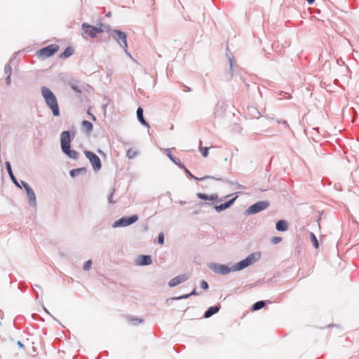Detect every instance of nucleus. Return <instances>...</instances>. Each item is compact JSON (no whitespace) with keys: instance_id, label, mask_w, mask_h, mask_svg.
Returning <instances> with one entry per match:
<instances>
[{"instance_id":"nucleus-38","label":"nucleus","mask_w":359,"mask_h":359,"mask_svg":"<svg viewBox=\"0 0 359 359\" xmlns=\"http://www.w3.org/2000/svg\"><path fill=\"white\" fill-rule=\"evenodd\" d=\"M5 165H6V170H7V172H8V170H12L10 162L6 161V162L5 163Z\"/></svg>"},{"instance_id":"nucleus-15","label":"nucleus","mask_w":359,"mask_h":359,"mask_svg":"<svg viewBox=\"0 0 359 359\" xmlns=\"http://www.w3.org/2000/svg\"><path fill=\"white\" fill-rule=\"evenodd\" d=\"M197 197L204 201H217L218 200V195L217 194H212L211 195H207L203 193H198Z\"/></svg>"},{"instance_id":"nucleus-22","label":"nucleus","mask_w":359,"mask_h":359,"mask_svg":"<svg viewBox=\"0 0 359 359\" xmlns=\"http://www.w3.org/2000/svg\"><path fill=\"white\" fill-rule=\"evenodd\" d=\"M265 306L264 301H258L252 305V310L257 311L262 309Z\"/></svg>"},{"instance_id":"nucleus-35","label":"nucleus","mask_w":359,"mask_h":359,"mask_svg":"<svg viewBox=\"0 0 359 359\" xmlns=\"http://www.w3.org/2000/svg\"><path fill=\"white\" fill-rule=\"evenodd\" d=\"M208 284L205 280H202L201 282V287L203 290H207L208 288Z\"/></svg>"},{"instance_id":"nucleus-11","label":"nucleus","mask_w":359,"mask_h":359,"mask_svg":"<svg viewBox=\"0 0 359 359\" xmlns=\"http://www.w3.org/2000/svg\"><path fill=\"white\" fill-rule=\"evenodd\" d=\"M189 278V275L188 273L181 274V275H179V276L172 278L169 281L168 285L170 287H173L182 283L185 282Z\"/></svg>"},{"instance_id":"nucleus-9","label":"nucleus","mask_w":359,"mask_h":359,"mask_svg":"<svg viewBox=\"0 0 359 359\" xmlns=\"http://www.w3.org/2000/svg\"><path fill=\"white\" fill-rule=\"evenodd\" d=\"M21 184H22V185L23 186L24 189L26 191L27 196V198H28V203L31 206H33V207L36 206V195H35V193H34V190L25 181H21Z\"/></svg>"},{"instance_id":"nucleus-46","label":"nucleus","mask_w":359,"mask_h":359,"mask_svg":"<svg viewBox=\"0 0 359 359\" xmlns=\"http://www.w3.org/2000/svg\"><path fill=\"white\" fill-rule=\"evenodd\" d=\"M35 294H36V298H38L39 297V293L37 292H35Z\"/></svg>"},{"instance_id":"nucleus-18","label":"nucleus","mask_w":359,"mask_h":359,"mask_svg":"<svg viewBox=\"0 0 359 359\" xmlns=\"http://www.w3.org/2000/svg\"><path fill=\"white\" fill-rule=\"evenodd\" d=\"M166 154H167V156L175 164L177 165V166H179L180 168H184V164H182L180 161V160L175 156H173L170 150L169 149H165V150Z\"/></svg>"},{"instance_id":"nucleus-48","label":"nucleus","mask_w":359,"mask_h":359,"mask_svg":"<svg viewBox=\"0 0 359 359\" xmlns=\"http://www.w3.org/2000/svg\"><path fill=\"white\" fill-rule=\"evenodd\" d=\"M35 287H39V288L40 287H39V285H35Z\"/></svg>"},{"instance_id":"nucleus-27","label":"nucleus","mask_w":359,"mask_h":359,"mask_svg":"<svg viewBox=\"0 0 359 359\" xmlns=\"http://www.w3.org/2000/svg\"><path fill=\"white\" fill-rule=\"evenodd\" d=\"M311 240L313 243V245L315 246L316 248H318V241L317 240V238L316 237L315 234L312 232L310 233Z\"/></svg>"},{"instance_id":"nucleus-6","label":"nucleus","mask_w":359,"mask_h":359,"mask_svg":"<svg viewBox=\"0 0 359 359\" xmlns=\"http://www.w3.org/2000/svg\"><path fill=\"white\" fill-rule=\"evenodd\" d=\"M59 49V46L57 44H51L36 52V55L41 59H46L53 55Z\"/></svg>"},{"instance_id":"nucleus-8","label":"nucleus","mask_w":359,"mask_h":359,"mask_svg":"<svg viewBox=\"0 0 359 359\" xmlns=\"http://www.w3.org/2000/svg\"><path fill=\"white\" fill-rule=\"evenodd\" d=\"M86 157L90 162L93 169L95 171H98L101 169L102 164L100 158L93 151H84Z\"/></svg>"},{"instance_id":"nucleus-37","label":"nucleus","mask_w":359,"mask_h":359,"mask_svg":"<svg viewBox=\"0 0 359 359\" xmlns=\"http://www.w3.org/2000/svg\"><path fill=\"white\" fill-rule=\"evenodd\" d=\"M6 83L7 86H10L11 84V76L7 75L6 78Z\"/></svg>"},{"instance_id":"nucleus-31","label":"nucleus","mask_w":359,"mask_h":359,"mask_svg":"<svg viewBox=\"0 0 359 359\" xmlns=\"http://www.w3.org/2000/svg\"><path fill=\"white\" fill-rule=\"evenodd\" d=\"M282 241V238L279 236H274L271 238V242L273 244H278Z\"/></svg>"},{"instance_id":"nucleus-23","label":"nucleus","mask_w":359,"mask_h":359,"mask_svg":"<svg viewBox=\"0 0 359 359\" xmlns=\"http://www.w3.org/2000/svg\"><path fill=\"white\" fill-rule=\"evenodd\" d=\"M74 53V49L72 47H67L64 50L63 53L62 54V57L64 58H67Z\"/></svg>"},{"instance_id":"nucleus-10","label":"nucleus","mask_w":359,"mask_h":359,"mask_svg":"<svg viewBox=\"0 0 359 359\" xmlns=\"http://www.w3.org/2000/svg\"><path fill=\"white\" fill-rule=\"evenodd\" d=\"M82 28L83 29L84 34L88 35L91 38L95 37L97 34L102 32L101 28L89 25L87 23H83L82 25Z\"/></svg>"},{"instance_id":"nucleus-4","label":"nucleus","mask_w":359,"mask_h":359,"mask_svg":"<svg viewBox=\"0 0 359 359\" xmlns=\"http://www.w3.org/2000/svg\"><path fill=\"white\" fill-rule=\"evenodd\" d=\"M110 36L122 47L127 55L132 57L128 50L127 36L124 32L118 29H112L110 32Z\"/></svg>"},{"instance_id":"nucleus-17","label":"nucleus","mask_w":359,"mask_h":359,"mask_svg":"<svg viewBox=\"0 0 359 359\" xmlns=\"http://www.w3.org/2000/svg\"><path fill=\"white\" fill-rule=\"evenodd\" d=\"M276 229L279 231H285L288 229V224L284 219L278 220L276 224Z\"/></svg>"},{"instance_id":"nucleus-36","label":"nucleus","mask_w":359,"mask_h":359,"mask_svg":"<svg viewBox=\"0 0 359 359\" xmlns=\"http://www.w3.org/2000/svg\"><path fill=\"white\" fill-rule=\"evenodd\" d=\"M279 95H284V98L285 99H290V98H292V95L290 93H285V92H283V91H281Z\"/></svg>"},{"instance_id":"nucleus-21","label":"nucleus","mask_w":359,"mask_h":359,"mask_svg":"<svg viewBox=\"0 0 359 359\" xmlns=\"http://www.w3.org/2000/svg\"><path fill=\"white\" fill-rule=\"evenodd\" d=\"M86 172V170L84 168H76V169H73L70 171V175L72 177H74L79 175L80 173Z\"/></svg>"},{"instance_id":"nucleus-41","label":"nucleus","mask_w":359,"mask_h":359,"mask_svg":"<svg viewBox=\"0 0 359 359\" xmlns=\"http://www.w3.org/2000/svg\"><path fill=\"white\" fill-rule=\"evenodd\" d=\"M278 123H281L285 125L286 126H288L287 122L286 121H278Z\"/></svg>"},{"instance_id":"nucleus-2","label":"nucleus","mask_w":359,"mask_h":359,"mask_svg":"<svg viewBox=\"0 0 359 359\" xmlns=\"http://www.w3.org/2000/svg\"><path fill=\"white\" fill-rule=\"evenodd\" d=\"M41 95L49 109H51L54 116L60 114L57 100L54 93L46 86L41 88Z\"/></svg>"},{"instance_id":"nucleus-43","label":"nucleus","mask_w":359,"mask_h":359,"mask_svg":"<svg viewBox=\"0 0 359 359\" xmlns=\"http://www.w3.org/2000/svg\"><path fill=\"white\" fill-rule=\"evenodd\" d=\"M184 90L186 91V92H190L191 91V88L189 87L185 86V88H184Z\"/></svg>"},{"instance_id":"nucleus-45","label":"nucleus","mask_w":359,"mask_h":359,"mask_svg":"<svg viewBox=\"0 0 359 359\" xmlns=\"http://www.w3.org/2000/svg\"><path fill=\"white\" fill-rule=\"evenodd\" d=\"M18 345L20 346V347H22L23 344H22V342L20 341H18Z\"/></svg>"},{"instance_id":"nucleus-25","label":"nucleus","mask_w":359,"mask_h":359,"mask_svg":"<svg viewBox=\"0 0 359 359\" xmlns=\"http://www.w3.org/2000/svg\"><path fill=\"white\" fill-rule=\"evenodd\" d=\"M137 154H138V151H137L133 150L132 149H129L127 151L126 156L129 159H132V158H135V156H137Z\"/></svg>"},{"instance_id":"nucleus-13","label":"nucleus","mask_w":359,"mask_h":359,"mask_svg":"<svg viewBox=\"0 0 359 359\" xmlns=\"http://www.w3.org/2000/svg\"><path fill=\"white\" fill-rule=\"evenodd\" d=\"M152 263L150 255H140L136 260V264L140 266H147Z\"/></svg>"},{"instance_id":"nucleus-32","label":"nucleus","mask_w":359,"mask_h":359,"mask_svg":"<svg viewBox=\"0 0 359 359\" xmlns=\"http://www.w3.org/2000/svg\"><path fill=\"white\" fill-rule=\"evenodd\" d=\"M70 86H71V88L76 93H81V89L79 86L74 84V83H70Z\"/></svg>"},{"instance_id":"nucleus-44","label":"nucleus","mask_w":359,"mask_h":359,"mask_svg":"<svg viewBox=\"0 0 359 359\" xmlns=\"http://www.w3.org/2000/svg\"><path fill=\"white\" fill-rule=\"evenodd\" d=\"M210 203H203V202H200L199 203V205H210Z\"/></svg>"},{"instance_id":"nucleus-34","label":"nucleus","mask_w":359,"mask_h":359,"mask_svg":"<svg viewBox=\"0 0 359 359\" xmlns=\"http://www.w3.org/2000/svg\"><path fill=\"white\" fill-rule=\"evenodd\" d=\"M11 180H12V182H13V184L18 188H22V187L20 186V183L18 182V181L17 180V179L15 178V175L13 176H11Z\"/></svg>"},{"instance_id":"nucleus-3","label":"nucleus","mask_w":359,"mask_h":359,"mask_svg":"<svg viewBox=\"0 0 359 359\" xmlns=\"http://www.w3.org/2000/svg\"><path fill=\"white\" fill-rule=\"evenodd\" d=\"M74 136V133L71 137L70 131H63L60 135V143L62 151L70 158L77 159L79 153L74 150L71 149V140Z\"/></svg>"},{"instance_id":"nucleus-33","label":"nucleus","mask_w":359,"mask_h":359,"mask_svg":"<svg viewBox=\"0 0 359 359\" xmlns=\"http://www.w3.org/2000/svg\"><path fill=\"white\" fill-rule=\"evenodd\" d=\"M158 243L161 245L164 243V235L163 233H160L158 236Z\"/></svg>"},{"instance_id":"nucleus-24","label":"nucleus","mask_w":359,"mask_h":359,"mask_svg":"<svg viewBox=\"0 0 359 359\" xmlns=\"http://www.w3.org/2000/svg\"><path fill=\"white\" fill-rule=\"evenodd\" d=\"M82 126L83 128L88 133L93 130V124L88 121H83L82 122Z\"/></svg>"},{"instance_id":"nucleus-28","label":"nucleus","mask_w":359,"mask_h":359,"mask_svg":"<svg viewBox=\"0 0 359 359\" xmlns=\"http://www.w3.org/2000/svg\"><path fill=\"white\" fill-rule=\"evenodd\" d=\"M200 150L202 153V156L203 157H207L208 156V151H209V148L208 147H201L200 148Z\"/></svg>"},{"instance_id":"nucleus-14","label":"nucleus","mask_w":359,"mask_h":359,"mask_svg":"<svg viewBox=\"0 0 359 359\" xmlns=\"http://www.w3.org/2000/svg\"><path fill=\"white\" fill-rule=\"evenodd\" d=\"M221 308V306L219 304L210 306L208 309V310L204 313V318H209L214 314L219 312V309Z\"/></svg>"},{"instance_id":"nucleus-7","label":"nucleus","mask_w":359,"mask_h":359,"mask_svg":"<svg viewBox=\"0 0 359 359\" xmlns=\"http://www.w3.org/2000/svg\"><path fill=\"white\" fill-rule=\"evenodd\" d=\"M139 219L137 215H133L130 217H123L116 220L113 224V228L125 227L136 222Z\"/></svg>"},{"instance_id":"nucleus-20","label":"nucleus","mask_w":359,"mask_h":359,"mask_svg":"<svg viewBox=\"0 0 359 359\" xmlns=\"http://www.w3.org/2000/svg\"><path fill=\"white\" fill-rule=\"evenodd\" d=\"M197 294H198V292H196V288H194L191 293L187 294H183V295L176 297H173L172 299H174V300L185 299H188L191 295H197Z\"/></svg>"},{"instance_id":"nucleus-39","label":"nucleus","mask_w":359,"mask_h":359,"mask_svg":"<svg viewBox=\"0 0 359 359\" xmlns=\"http://www.w3.org/2000/svg\"><path fill=\"white\" fill-rule=\"evenodd\" d=\"M112 196H113V193H111V194H110L109 197V202L110 203H114V202L113 201V200H112Z\"/></svg>"},{"instance_id":"nucleus-40","label":"nucleus","mask_w":359,"mask_h":359,"mask_svg":"<svg viewBox=\"0 0 359 359\" xmlns=\"http://www.w3.org/2000/svg\"><path fill=\"white\" fill-rule=\"evenodd\" d=\"M231 69L233 68V60L229 57Z\"/></svg>"},{"instance_id":"nucleus-30","label":"nucleus","mask_w":359,"mask_h":359,"mask_svg":"<svg viewBox=\"0 0 359 359\" xmlns=\"http://www.w3.org/2000/svg\"><path fill=\"white\" fill-rule=\"evenodd\" d=\"M91 265H92V261L90 259L88 260L87 262H85V264L83 265V269L86 271L89 270L91 267Z\"/></svg>"},{"instance_id":"nucleus-16","label":"nucleus","mask_w":359,"mask_h":359,"mask_svg":"<svg viewBox=\"0 0 359 359\" xmlns=\"http://www.w3.org/2000/svg\"><path fill=\"white\" fill-rule=\"evenodd\" d=\"M137 117L138 121L142 126H144L147 128L149 127V123L145 121L143 116V109L141 107H139L137 109Z\"/></svg>"},{"instance_id":"nucleus-47","label":"nucleus","mask_w":359,"mask_h":359,"mask_svg":"<svg viewBox=\"0 0 359 359\" xmlns=\"http://www.w3.org/2000/svg\"><path fill=\"white\" fill-rule=\"evenodd\" d=\"M180 204H184V203H185V202H184V201H180Z\"/></svg>"},{"instance_id":"nucleus-42","label":"nucleus","mask_w":359,"mask_h":359,"mask_svg":"<svg viewBox=\"0 0 359 359\" xmlns=\"http://www.w3.org/2000/svg\"><path fill=\"white\" fill-rule=\"evenodd\" d=\"M8 175H9L10 178L11 177V176H13V175H13V171H12V170H8Z\"/></svg>"},{"instance_id":"nucleus-5","label":"nucleus","mask_w":359,"mask_h":359,"mask_svg":"<svg viewBox=\"0 0 359 359\" xmlns=\"http://www.w3.org/2000/svg\"><path fill=\"white\" fill-rule=\"evenodd\" d=\"M270 203L268 201H259L250 205L245 211V215H255L269 207Z\"/></svg>"},{"instance_id":"nucleus-29","label":"nucleus","mask_w":359,"mask_h":359,"mask_svg":"<svg viewBox=\"0 0 359 359\" xmlns=\"http://www.w3.org/2000/svg\"><path fill=\"white\" fill-rule=\"evenodd\" d=\"M130 322L132 325H137V323H142L143 322V320L142 319H139V318H131L130 320Z\"/></svg>"},{"instance_id":"nucleus-26","label":"nucleus","mask_w":359,"mask_h":359,"mask_svg":"<svg viewBox=\"0 0 359 359\" xmlns=\"http://www.w3.org/2000/svg\"><path fill=\"white\" fill-rule=\"evenodd\" d=\"M13 62V59H11L9 63L7 64L4 67V73L7 75H12V67L11 63Z\"/></svg>"},{"instance_id":"nucleus-1","label":"nucleus","mask_w":359,"mask_h":359,"mask_svg":"<svg viewBox=\"0 0 359 359\" xmlns=\"http://www.w3.org/2000/svg\"><path fill=\"white\" fill-rule=\"evenodd\" d=\"M260 257L261 253L259 252H256L249 255L245 259L233 264L231 267L227 265L218 263H211L208 266L210 269L215 273L226 275L231 271H238L247 268L248 266L257 262L260 259Z\"/></svg>"},{"instance_id":"nucleus-12","label":"nucleus","mask_w":359,"mask_h":359,"mask_svg":"<svg viewBox=\"0 0 359 359\" xmlns=\"http://www.w3.org/2000/svg\"><path fill=\"white\" fill-rule=\"evenodd\" d=\"M237 198V196H235L234 198L229 200L228 201H226L225 203H222L219 205H215L214 208H215V210L218 212H220L227 208H229V207H231L233 203L235 202L236 199Z\"/></svg>"},{"instance_id":"nucleus-19","label":"nucleus","mask_w":359,"mask_h":359,"mask_svg":"<svg viewBox=\"0 0 359 359\" xmlns=\"http://www.w3.org/2000/svg\"><path fill=\"white\" fill-rule=\"evenodd\" d=\"M182 169H183L185 172V173L191 178H194L196 180H198V181H202V180H205L206 179H210V178H212V179H214L213 177H210L209 175H206L203 177H201V178H198L197 177H195L194 175H193L190 171L184 165V168H181Z\"/></svg>"}]
</instances>
